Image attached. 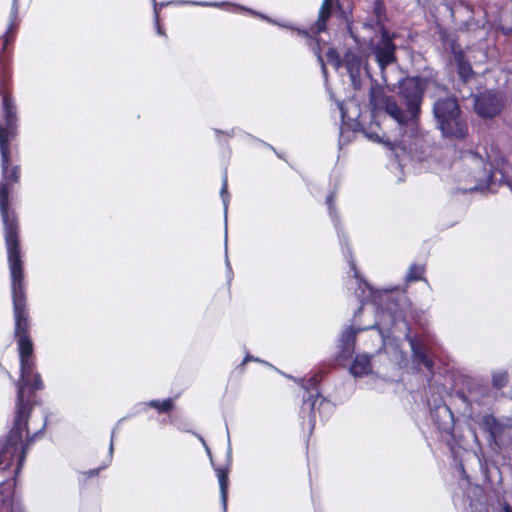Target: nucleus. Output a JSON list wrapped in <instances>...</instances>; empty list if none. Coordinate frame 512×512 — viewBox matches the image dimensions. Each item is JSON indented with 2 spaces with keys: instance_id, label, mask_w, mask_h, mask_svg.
Instances as JSON below:
<instances>
[{
  "instance_id": "nucleus-40",
  "label": "nucleus",
  "mask_w": 512,
  "mask_h": 512,
  "mask_svg": "<svg viewBox=\"0 0 512 512\" xmlns=\"http://www.w3.org/2000/svg\"><path fill=\"white\" fill-rule=\"evenodd\" d=\"M347 253L349 254V257H352L351 251L347 250Z\"/></svg>"
},
{
  "instance_id": "nucleus-42",
  "label": "nucleus",
  "mask_w": 512,
  "mask_h": 512,
  "mask_svg": "<svg viewBox=\"0 0 512 512\" xmlns=\"http://www.w3.org/2000/svg\"><path fill=\"white\" fill-rule=\"evenodd\" d=\"M347 253L349 254V257H352L351 251L347 250Z\"/></svg>"
},
{
  "instance_id": "nucleus-38",
  "label": "nucleus",
  "mask_w": 512,
  "mask_h": 512,
  "mask_svg": "<svg viewBox=\"0 0 512 512\" xmlns=\"http://www.w3.org/2000/svg\"><path fill=\"white\" fill-rule=\"evenodd\" d=\"M298 32L303 36H308V32L306 30H298Z\"/></svg>"
},
{
  "instance_id": "nucleus-26",
  "label": "nucleus",
  "mask_w": 512,
  "mask_h": 512,
  "mask_svg": "<svg viewBox=\"0 0 512 512\" xmlns=\"http://www.w3.org/2000/svg\"><path fill=\"white\" fill-rule=\"evenodd\" d=\"M423 272H424L423 266H420L417 264H412L409 267V270L407 272L406 281L412 282V281H418V280H425L424 278H422Z\"/></svg>"
},
{
  "instance_id": "nucleus-37",
  "label": "nucleus",
  "mask_w": 512,
  "mask_h": 512,
  "mask_svg": "<svg viewBox=\"0 0 512 512\" xmlns=\"http://www.w3.org/2000/svg\"><path fill=\"white\" fill-rule=\"evenodd\" d=\"M249 360H254L251 356L247 355L244 360H243V363L242 364H245L246 362H248Z\"/></svg>"
},
{
  "instance_id": "nucleus-11",
  "label": "nucleus",
  "mask_w": 512,
  "mask_h": 512,
  "mask_svg": "<svg viewBox=\"0 0 512 512\" xmlns=\"http://www.w3.org/2000/svg\"><path fill=\"white\" fill-rule=\"evenodd\" d=\"M465 161L472 171L471 178L475 182L473 186L466 188L465 191L474 192L488 189L493 178V173L491 169L487 168L485 160L481 156L471 152L465 157Z\"/></svg>"
},
{
  "instance_id": "nucleus-4",
  "label": "nucleus",
  "mask_w": 512,
  "mask_h": 512,
  "mask_svg": "<svg viewBox=\"0 0 512 512\" xmlns=\"http://www.w3.org/2000/svg\"><path fill=\"white\" fill-rule=\"evenodd\" d=\"M497 450H448L450 467L456 482L450 484L452 502L460 512H483L485 495L481 486L471 483L467 469L478 466L484 476L490 473L488 454Z\"/></svg>"
},
{
  "instance_id": "nucleus-36",
  "label": "nucleus",
  "mask_w": 512,
  "mask_h": 512,
  "mask_svg": "<svg viewBox=\"0 0 512 512\" xmlns=\"http://www.w3.org/2000/svg\"><path fill=\"white\" fill-rule=\"evenodd\" d=\"M488 462H489V470L490 471H491V467H494V469H497V466H494V463L490 462L489 460H488ZM490 475H491V472L489 473V475L487 477H490Z\"/></svg>"
},
{
  "instance_id": "nucleus-20",
  "label": "nucleus",
  "mask_w": 512,
  "mask_h": 512,
  "mask_svg": "<svg viewBox=\"0 0 512 512\" xmlns=\"http://www.w3.org/2000/svg\"><path fill=\"white\" fill-rule=\"evenodd\" d=\"M350 267L354 271V277L358 281V288L355 292L356 296L361 300L363 304L365 301L370 300L373 294L372 287L363 279L360 278L358 271L356 270V265L352 259L349 260Z\"/></svg>"
},
{
  "instance_id": "nucleus-2",
  "label": "nucleus",
  "mask_w": 512,
  "mask_h": 512,
  "mask_svg": "<svg viewBox=\"0 0 512 512\" xmlns=\"http://www.w3.org/2000/svg\"><path fill=\"white\" fill-rule=\"evenodd\" d=\"M15 125H0V154L2 182L0 183V212L4 225L5 244L7 248L13 314L15 320L14 334L16 338L29 336V315L26 308V291L24 285L23 262L18 237V220L13 211L9 210V195L14 183L20 177V166L12 165L10 144L15 138Z\"/></svg>"
},
{
  "instance_id": "nucleus-21",
  "label": "nucleus",
  "mask_w": 512,
  "mask_h": 512,
  "mask_svg": "<svg viewBox=\"0 0 512 512\" xmlns=\"http://www.w3.org/2000/svg\"><path fill=\"white\" fill-rule=\"evenodd\" d=\"M332 12V0H323L319 10L318 20L312 28L315 34H320L326 30V21Z\"/></svg>"
},
{
  "instance_id": "nucleus-34",
  "label": "nucleus",
  "mask_w": 512,
  "mask_h": 512,
  "mask_svg": "<svg viewBox=\"0 0 512 512\" xmlns=\"http://www.w3.org/2000/svg\"><path fill=\"white\" fill-rule=\"evenodd\" d=\"M501 506H502L501 507V511L502 512H512V507H511V505L508 502L504 501L501 504Z\"/></svg>"
},
{
  "instance_id": "nucleus-32",
  "label": "nucleus",
  "mask_w": 512,
  "mask_h": 512,
  "mask_svg": "<svg viewBox=\"0 0 512 512\" xmlns=\"http://www.w3.org/2000/svg\"><path fill=\"white\" fill-rule=\"evenodd\" d=\"M317 59H318V62L320 64V66H321L322 73L326 77L327 76V69H326L324 60H323L322 56L319 53L317 54Z\"/></svg>"
},
{
  "instance_id": "nucleus-10",
  "label": "nucleus",
  "mask_w": 512,
  "mask_h": 512,
  "mask_svg": "<svg viewBox=\"0 0 512 512\" xmlns=\"http://www.w3.org/2000/svg\"><path fill=\"white\" fill-rule=\"evenodd\" d=\"M474 111L482 119H493L504 108L503 97L491 90L473 96Z\"/></svg>"
},
{
  "instance_id": "nucleus-30",
  "label": "nucleus",
  "mask_w": 512,
  "mask_h": 512,
  "mask_svg": "<svg viewBox=\"0 0 512 512\" xmlns=\"http://www.w3.org/2000/svg\"><path fill=\"white\" fill-rule=\"evenodd\" d=\"M156 2L154 1V12H155V22H156V29H157V33L159 35H164V32L162 30V28L160 27V24H159V16H158V12H157V9H156Z\"/></svg>"
},
{
  "instance_id": "nucleus-23",
  "label": "nucleus",
  "mask_w": 512,
  "mask_h": 512,
  "mask_svg": "<svg viewBox=\"0 0 512 512\" xmlns=\"http://www.w3.org/2000/svg\"><path fill=\"white\" fill-rule=\"evenodd\" d=\"M334 201H335V193L332 192L327 196L326 204L328 207L329 215H330L332 221L334 222V226L337 230L339 241H340L341 245L343 246L345 244L346 239H345V236L342 234V232L339 229L338 215L336 212Z\"/></svg>"
},
{
  "instance_id": "nucleus-6",
  "label": "nucleus",
  "mask_w": 512,
  "mask_h": 512,
  "mask_svg": "<svg viewBox=\"0 0 512 512\" xmlns=\"http://www.w3.org/2000/svg\"><path fill=\"white\" fill-rule=\"evenodd\" d=\"M436 127L444 138L462 141L468 135V123L454 96L439 97L433 104Z\"/></svg>"
},
{
  "instance_id": "nucleus-41",
  "label": "nucleus",
  "mask_w": 512,
  "mask_h": 512,
  "mask_svg": "<svg viewBox=\"0 0 512 512\" xmlns=\"http://www.w3.org/2000/svg\"><path fill=\"white\" fill-rule=\"evenodd\" d=\"M347 253L349 254V257H352L351 251L347 250Z\"/></svg>"
},
{
  "instance_id": "nucleus-25",
  "label": "nucleus",
  "mask_w": 512,
  "mask_h": 512,
  "mask_svg": "<svg viewBox=\"0 0 512 512\" xmlns=\"http://www.w3.org/2000/svg\"><path fill=\"white\" fill-rule=\"evenodd\" d=\"M148 405L157 409L160 413H166L173 408V400L171 398L164 399L163 401L151 400Z\"/></svg>"
},
{
  "instance_id": "nucleus-17",
  "label": "nucleus",
  "mask_w": 512,
  "mask_h": 512,
  "mask_svg": "<svg viewBox=\"0 0 512 512\" xmlns=\"http://www.w3.org/2000/svg\"><path fill=\"white\" fill-rule=\"evenodd\" d=\"M19 5L17 0H13L11 10L9 13V24L4 34V49L13 43L15 34L19 26Z\"/></svg>"
},
{
  "instance_id": "nucleus-43",
  "label": "nucleus",
  "mask_w": 512,
  "mask_h": 512,
  "mask_svg": "<svg viewBox=\"0 0 512 512\" xmlns=\"http://www.w3.org/2000/svg\"><path fill=\"white\" fill-rule=\"evenodd\" d=\"M341 114H342V117L344 118V111L342 108H341Z\"/></svg>"
},
{
  "instance_id": "nucleus-14",
  "label": "nucleus",
  "mask_w": 512,
  "mask_h": 512,
  "mask_svg": "<svg viewBox=\"0 0 512 512\" xmlns=\"http://www.w3.org/2000/svg\"><path fill=\"white\" fill-rule=\"evenodd\" d=\"M431 418L442 431L447 432L453 428L454 417L446 404L440 403L431 409Z\"/></svg>"
},
{
  "instance_id": "nucleus-27",
  "label": "nucleus",
  "mask_w": 512,
  "mask_h": 512,
  "mask_svg": "<svg viewBox=\"0 0 512 512\" xmlns=\"http://www.w3.org/2000/svg\"><path fill=\"white\" fill-rule=\"evenodd\" d=\"M227 189H228L227 172L225 171L224 175H223V182H222V187H221V191H220V196H221V199H222V202L224 205L225 218L227 217L228 203H229V198H230V195H229Z\"/></svg>"
},
{
  "instance_id": "nucleus-12",
  "label": "nucleus",
  "mask_w": 512,
  "mask_h": 512,
  "mask_svg": "<svg viewBox=\"0 0 512 512\" xmlns=\"http://www.w3.org/2000/svg\"><path fill=\"white\" fill-rule=\"evenodd\" d=\"M412 352V362L418 367L426 369L430 375H433L434 360L433 353L429 345L421 338L406 335Z\"/></svg>"
},
{
  "instance_id": "nucleus-3",
  "label": "nucleus",
  "mask_w": 512,
  "mask_h": 512,
  "mask_svg": "<svg viewBox=\"0 0 512 512\" xmlns=\"http://www.w3.org/2000/svg\"><path fill=\"white\" fill-rule=\"evenodd\" d=\"M20 357V379L17 382V401L16 411L6 443L0 448H27L34 443V440L42 434L46 422L43 423L41 429L34 432L29 437L27 428V420L32 409L31 396H25L26 391L33 393L36 390L44 388L43 381L38 372L35 371V362L32 358L33 343L30 336L16 338Z\"/></svg>"
},
{
  "instance_id": "nucleus-19",
  "label": "nucleus",
  "mask_w": 512,
  "mask_h": 512,
  "mask_svg": "<svg viewBox=\"0 0 512 512\" xmlns=\"http://www.w3.org/2000/svg\"><path fill=\"white\" fill-rule=\"evenodd\" d=\"M350 372L355 377L368 375L371 372L370 356L367 354L356 355L351 367Z\"/></svg>"
},
{
  "instance_id": "nucleus-7",
  "label": "nucleus",
  "mask_w": 512,
  "mask_h": 512,
  "mask_svg": "<svg viewBox=\"0 0 512 512\" xmlns=\"http://www.w3.org/2000/svg\"><path fill=\"white\" fill-rule=\"evenodd\" d=\"M319 379L317 375L308 379H302L301 385L304 388L301 414L308 417V424L314 427L317 413L322 417L324 412H330L332 405L323 398L318 391Z\"/></svg>"
},
{
  "instance_id": "nucleus-22",
  "label": "nucleus",
  "mask_w": 512,
  "mask_h": 512,
  "mask_svg": "<svg viewBox=\"0 0 512 512\" xmlns=\"http://www.w3.org/2000/svg\"><path fill=\"white\" fill-rule=\"evenodd\" d=\"M386 316L389 318V322H386L383 319H380V321L376 322L372 326V328L378 329L383 344H384L385 338L389 337V334L391 332V327L395 324L396 319H397L396 314L382 312V317H386Z\"/></svg>"
},
{
  "instance_id": "nucleus-9",
  "label": "nucleus",
  "mask_w": 512,
  "mask_h": 512,
  "mask_svg": "<svg viewBox=\"0 0 512 512\" xmlns=\"http://www.w3.org/2000/svg\"><path fill=\"white\" fill-rule=\"evenodd\" d=\"M206 452L210 459L211 465L217 474L220 488V500L223 512H226L229 483L228 473L232 461L231 450H206Z\"/></svg>"
},
{
  "instance_id": "nucleus-5",
  "label": "nucleus",
  "mask_w": 512,
  "mask_h": 512,
  "mask_svg": "<svg viewBox=\"0 0 512 512\" xmlns=\"http://www.w3.org/2000/svg\"><path fill=\"white\" fill-rule=\"evenodd\" d=\"M388 20L386 6L382 0H375L372 4L371 15L363 22V28L369 31H379L378 40L370 39L369 50L377 63L380 81L384 85H395L392 74L396 73L398 63L396 58V45L393 42L395 34H391L385 27Z\"/></svg>"
},
{
  "instance_id": "nucleus-1",
  "label": "nucleus",
  "mask_w": 512,
  "mask_h": 512,
  "mask_svg": "<svg viewBox=\"0 0 512 512\" xmlns=\"http://www.w3.org/2000/svg\"><path fill=\"white\" fill-rule=\"evenodd\" d=\"M326 57L336 70L345 69L355 90L362 88L363 80L366 78L372 82L369 104L373 111L385 113V129L379 127L380 132L364 131L365 136L390 150L412 153L419 139V119L424 90L431 84L443 90L445 88L422 77H411L400 82L399 95L395 98L386 95L382 84L368 69L367 57L360 49H347L341 57L337 50L330 48Z\"/></svg>"
},
{
  "instance_id": "nucleus-24",
  "label": "nucleus",
  "mask_w": 512,
  "mask_h": 512,
  "mask_svg": "<svg viewBox=\"0 0 512 512\" xmlns=\"http://www.w3.org/2000/svg\"><path fill=\"white\" fill-rule=\"evenodd\" d=\"M457 72L463 82H467L473 75V70L469 62H467L462 54L456 57Z\"/></svg>"
},
{
  "instance_id": "nucleus-29",
  "label": "nucleus",
  "mask_w": 512,
  "mask_h": 512,
  "mask_svg": "<svg viewBox=\"0 0 512 512\" xmlns=\"http://www.w3.org/2000/svg\"><path fill=\"white\" fill-rule=\"evenodd\" d=\"M7 512H25V509L21 502L12 501Z\"/></svg>"
},
{
  "instance_id": "nucleus-13",
  "label": "nucleus",
  "mask_w": 512,
  "mask_h": 512,
  "mask_svg": "<svg viewBox=\"0 0 512 512\" xmlns=\"http://www.w3.org/2000/svg\"><path fill=\"white\" fill-rule=\"evenodd\" d=\"M27 450H0V470L10 469L12 462L16 460V467L14 469V478H16L24 465L26 460Z\"/></svg>"
},
{
  "instance_id": "nucleus-39",
  "label": "nucleus",
  "mask_w": 512,
  "mask_h": 512,
  "mask_svg": "<svg viewBox=\"0 0 512 512\" xmlns=\"http://www.w3.org/2000/svg\"><path fill=\"white\" fill-rule=\"evenodd\" d=\"M361 310H362V306L359 307V309L355 312V316H357L361 312Z\"/></svg>"
},
{
  "instance_id": "nucleus-15",
  "label": "nucleus",
  "mask_w": 512,
  "mask_h": 512,
  "mask_svg": "<svg viewBox=\"0 0 512 512\" xmlns=\"http://www.w3.org/2000/svg\"><path fill=\"white\" fill-rule=\"evenodd\" d=\"M93 458V464H95V467L83 472V475L86 476V478H91L94 476H97L98 473L109 466L113 459V452L114 450H91Z\"/></svg>"
},
{
  "instance_id": "nucleus-16",
  "label": "nucleus",
  "mask_w": 512,
  "mask_h": 512,
  "mask_svg": "<svg viewBox=\"0 0 512 512\" xmlns=\"http://www.w3.org/2000/svg\"><path fill=\"white\" fill-rule=\"evenodd\" d=\"M357 332L353 327H348L342 332L339 339V358L348 359L353 355Z\"/></svg>"
},
{
  "instance_id": "nucleus-8",
  "label": "nucleus",
  "mask_w": 512,
  "mask_h": 512,
  "mask_svg": "<svg viewBox=\"0 0 512 512\" xmlns=\"http://www.w3.org/2000/svg\"><path fill=\"white\" fill-rule=\"evenodd\" d=\"M480 427L491 448L492 445L497 448H512V424L510 420L503 422L493 415H485L481 419Z\"/></svg>"
},
{
  "instance_id": "nucleus-31",
  "label": "nucleus",
  "mask_w": 512,
  "mask_h": 512,
  "mask_svg": "<svg viewBox=\"0 0 512 512\" xmlns=\"http://www.w3.org/2000/svg\"><path fill=\"white\" fill-rule=\"evenodd\" d=\"M225 251L227 252V236L225 237ZM225 265H226V268H227V271H228V275L230 276L232 274V268H231L230 261L228 259V255L227 254H226Z\"/></svg>"
},
{
  "instance_id": "nucleus-28",
  "label": "nucleus",
  "mask_w": 512,
  "mask_h": 512,
  "mask_svg": "<svg viewBox=\"0 0 512 512\" xmlns=\"http://www.w3.org/2000/svg\"><path fill=\"white\" fill-rule=\"evenodd\" d=\"M493 385L497 388H502L506 385L507 375L506 373H498L493 375Z\"/></svg>"
},
{
  "instance_id": "nucleus-33",
  "label": "nucleus",
  "mask_w": 512,
  "mask_h": 512,
  "mask_svg": "<svg viewBox=\"0 0 512 512\" xmlns=\"http://www.w3.org/2000/svg\"><path fill=\"white\" fill-rule=\"evenodd\" d=\"M349 141H350L349 137H346V136H345V132H344V130H343V129H341V131H340L339 144H340V145L347 144Z\"/></svg>"
},
{
  "instance_id": "nucleus-35",
  "label": "nucleus",
  "mask_w": 512,
  "mask_h": 512,
  "mask_svg": "<svg viewBox=\"0 0 512 512\" xmlns=\"http://www.w3.org/2000/svg\"><path fill=\"white\" fill-rule=\"evenodd\" d=\"M191 4H194V5H199V6H218V3H210V2H190Z\"/></svg>"
},
{
  "instance_id": "nucleus-18",
  "label": "nucleus",
  "mask_w": 512,
  "mask_h": 512,
  "mask_svg": "<svg viewBox=\"0 0 512 512\" xmlns=\"http://www.w3.org/2000/svg\"><path fill=\"white\" fill-rule=\"evenodd\" d=\"M486 393L487 387L473 385L467 392L464 390H457L456 397L471 406L473 403H480L481 396H484Z\"/></svg>"
}]
</instances>
